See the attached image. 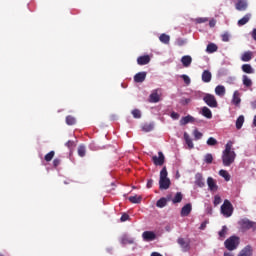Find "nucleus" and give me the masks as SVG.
<instances>
[{"label": "nucleus", "mask_w": 256, "mask_h": 256, "mask_svg": "<svg viewBox=\"0 0 256 256\" xmlns=\"http://www.w3.org/2000/svg\"><path fill=\"white\" fill-rule=\"evenodd\" d=\"M233 142L229 141L226 146L225 150L222 153V162L224 167H230L233 165L236 159V153L232 150Z\"/></svg>", "instance_id": "1"}, {"label": "nucleus", "mask_w": 256, "mask_h": 256, "mask_svg": "<svg viewBox=\"0 0 256 256\" xmlns=\"http://www.w3.org/2000/svg\"><path fill=\"white\" fill-rule=\"evenodd\" d=\"M171 186V181L168 178V172L166 166H164L160 172L159 188L160 190H168Z\"/></svg>", "instance_id": "2"}, {"label": "nucleus", "mask_w": 256, "mask_h": 256, "mask_svg": "<svg viewBox=\"0 0 256 256\" xmlns=\"http://www.w3.org/2000/svg\"><path fill=\"white\" fill-rule=\"evenodd\" d=\"M224 245L228 251H235L240 245V237L233 235L225 240Z\"/></svg>", "instance_id": "3"}, {"label": "nucleus", "mask_w": 256, "mask_h": 256, "mask_svg": "<svg viewBox=\"0 0 256 256\" xmlns=\"http://www.w3.org/2000/svg\"><path fill=\"white\" fill-rule=\"evenodd\" d=\"M240 228L243 232L253 230L256 231V222L251 221L247 218L240 220L239 222Z\"/></svg>", "instance_id": "4"}, {"label": "nucleus", "mask_w": 256, "mask_h": 256, "mask_svg": "<svg viewBox=\"0 0 256 256\" xmlns=\"http://www.w3.org/2000/svg\"><path fill=\"white\" fill-rule=\"evenodd\" d=\"M233 205L229 200H225L222 207H221V213L223 214L224 217L230 218L233 215Z\"/></svg>", "instance_id": "5"}, {"label": "nucleus", "mask_w": 256, "mask_h": 256, "mask_svg": "<svg viewBox=\"0 0 256 256\" xmlns=\"http://www.w3.org/2000/svg\"><path fill=\"white\" fill-rule=\"evenodd\" d=\"M177 244L180 246L183 253H187L191 250V241L188 238L179 237Z\"/></svg>", "instance_id": "6"}, {"label": "nucleus", "mask_w": 256, "mask_h": 256, "mask_svg": "<svg viewBox=\"0 0 256 256\" xmlns=\"http://www.w3.org/2000/svg\"><path fill=\"white\" fill-rule=\"evenodd\" d=\"M203 101L208 105V107H211L212 109H215L218 107L217 99L212 94H206L203 98Z\"/></svg>", "instance_id": "7"}, {"label": "nucleus", "mask_w": 256, "mask_h": 256, "mask_svg": "<svg viewBox=\"0 0 256 256\" xmlns=\"http://www.w3.org/2000/svg\"><path fill=\"white\" fill-rule=\"evenodd\" d=\"M152 161L154 163L155 166H163L164 162H165V156L164 154L160 151L158 153V156H153L152 157Z\"/></svg>", "instance_id": "8"}, {"label": "nucleus", "mask_w": 256, "mask_h": 256, "mask_svg": "<svg viewBox=\"0 0 256 256\" xmlns=\"http://www.w3.org/2000/svg\"><path fill=\"white\" fill-rule=\"evenodd\" d=\"M156 234L153 231H144L142 234V238L144 239V241L146 242H152L154 240H156Z\"/></svg>", "instance_id": "9"}, {"label": "nucleus", "mask_w": 256, "mask_h": 256, "mask_svg": "<svg viewBox=\"0 0 256 256\" xmlns=\"http://www.w3.org/2000/svg\"><path fill=\"white\" fill-rule=\"evenodd\" d=\"M253 252V247L251 245H247L240 251L238 256H253Z\"/></svg>", "instance_id": "10"}, {"label": "nucleus", "mask_w": 256, "mask_h": 256, "mask_svg": "<svg viewBox=\"0 0 256 256\" xmlns=\"http://www.w3.org/2000/svg\"><path fill=\"white\" fill-rule=\"evenodd\" d=\"M195 185L199 188L205 187V181H204L202 173H197L195 175Z\"/></svg>", "instance_id": "11"}, {"label": "nucleus", "mask_w": 256, "mask_h": 256, "mask_svg": "<svg viewBox=\"0 0 256 256\" xmlns=\"http://www.w3.org/2000/svg\"><path fill=\"white\" fill-rule=\"evenodd\" d=\"M207 184L211 192H217L218 185L212 177H208Z\"/></svg>", "instance_id": "12"}, {"label": "nucleus", "mask_w": 256, "mask_h": 256, "mask_svg": "<svg viewBox=\"0 0 256 256\" xmlns=\"http://www.w3.org/2000/svg\"><path fill=\"white\" fill-rule=\"evenodd\" d=\"M192 205L190 203L186 204L181 210V217H188L191 214Z\"/></svg>", "instance_id": "13"}, {"label": "nucleus", "mask_w": 256, "mask_h": 256, "mask_svg": "<svg viewBox=\"0 0 256 256\" xmlns=\"http://www.w3.org/2000/svg\"><path fill=\"white\" fill-rule=\"evenodd\" d=\"M147 73L146 72H139L134 76L135 83H143L146 79Z\"/></svg>", "instance_id": "14"}, {"label": "nucleus", "mask_w": 256, "mask_h": 256, "mask_svg": "<svg viewBox=\"0 0 256 256\" xmlns=\"http://www.w3.org/2000/svg\"><path fill=\"white\" fill-rule=\"evenodd\" d=\"M232 103L233 105H236V107H240L241 98H240V92L238 90H236L233 94Z\"/></svg>", "instance_id": "15"}, {"label": "nucleus", "mask_w": 256, "mask_h": 256, "mask_svg": "<svg viewBox=\"0 0 256 256\" xmlns=\"http://www.w3.org/2000/svg\"><path fill=\"white\" fill-rule=\"evenodd\" d=\"M195 118L191 115H187L180 120V125H188V123H194Z\"/></svg>", "instance_id": "16"}, {"label": "nucleus", "mask_w": 256, "mask_h": 256, "mask_svg": "<svg viewBox=\"0 0 256 256\" xmlns=\"http://www.w3.org/2000/svg\"><path fill=\"white\" fill-rule=\"evenodd\" d=\"M169 201H170V197H167V198L162 197V198H160V199L157 201L156 206H157L158 208L162 209V208L166 207V205H167V203H168Z\"/></svg>", "instance_id": "17"}, {"label": "nucleus", "mask_w": 256, "mask_h": 256, "mask_svg": "<svg viewBox=\"0 0 256 256\" xmlns=\"http://www.w3.org/2000/svg\"><path fill=\"white\" fill-rule=\"evenodd\" d=\"M158 90H154L152 94L149 97L150 103H159L160 101V95L157 92Z\"/></svg>", "instance_id": "18"}, {"label": "nucleus", "mask_w": 256, "mask_h": 256, "mask_svg": "<svg viewBox=\"0 0 256 256\" xmlns=\"http://www.w3.org/2000/svg\"><path fill=\"white\" fill-rule=\"evenodd\" d=\"M248 7V4L245 0H239L237 3H236V9L239 10V11H245Z\"/></svg>", "instance_id": "19"}, {"label": "nucleus", "mask_w": 256, "mask_h": 256, "mask_svg": "<svg viewBox=\"0 0 256 256\" xmlns=\"http://www.w3.org/2000/svg\"><path fill=\"white\" fill-rule=\"evenodd\" d=\"M150 60L151 59H150L149 55H144V56L138 57L137 63L139 65H146V64H148L150 62Z\"/></svg>", "instance_id": "20"}, {"label": "nucleus", "mask_w": 256, "mask_h": 256, "mask_svg": "<svg viewBox=\"0 0 256 256\" xmlns=\"http://www.w3.org/2000/svg\"><path fill=\"white\" fill-rule=\"evenodd\" d=\"M212 79V74L209 70H205L202 74V80L204 83H210Z\"/></svg>", "instance_id": "21"}, {"label": "nucleus", "mask_w": 256, "mask_h": 256, "mask_svg": "<svg viewBox=\"0 0 256 256\" xmlns=\"http://www.w3.org/2000/svg\"><path fill=\"white\" fill-rule=\"evenodd\" d=\"M181 62L183 64V66L187 68L192 63V57L189 56V55H185V56L182 57Z\"/></svg>", "instance_id": "22"}, {"label": "nucleus", "mask_w": 256, "mask_h": 256, "mask_svg": "<svg viewBox=\"0 0 256 256\" xmlns=\"http://www.w3.org/2000/svg\"><path fill=\"white\" fill-rule=\"evenodd\" d=\"M215 93L216 95H218L219 97H224L225 93H226V88L223 85H218L215 88Z\"/></svg>", "instance_id": "23"}, {"label": "nucleus", "mask_w": 256, "mask_h": 256, "mask_svg": "<svg viewBox=\"0 0 256 256\" xmlns=\"http://www.w3.org/2000/svg\"><path fill=\"white\" fill-rule=\"evenodd\" d=\"M202 115H203V117H206L207 119H212V117H213L212 111L206 106H204L202 108Z\"/></svg>", "instance_id": "24"}, {"label": "nucleus", "mask_w": 256, "mask_h": 256, "mask_svg": "<svg viewBox=\"0 0 256 256\" xmlns=\"http://www.w3.org/2000/svg\"><path fill=\"white\" fill-rule=\"evenodd\" d=\"M184 139L186 141V145H188V148L190 150L194 149V144L192 142V139L190 138V136L187 132L184 133Z\"/></svg>", "instance_id": "25"}, {"label": "nucleus", "mask_w": 256, "mask_h": 256, "mask_svg": "<svg viewBox=\"0 0 256 256\" xmlns=\"http://www.w3.org/2000/svg\"><path fill=\"white\" fill-rule=\"evenodd\" d=\"M252 58H253V52L251 51H246L241 57L242 61L244 62H249Z\"/></svg>", "instance_id": "26"}, {"label": "nucleus", "mask_w": 256, "mask_h": 256, "mask_svg": "<svg viewBox=\"0 0 256 256\" xmlns=\"http://www.w3.org/2000/svg\"><path fill=\"white\" fill-rule=\"evenodd\" d=\"M219 175L225 179L226 182H229L231 180L230 174L228 173L227 170H220Z\"/></svg>", "instance_id": "27"}, {"label": "nucleus", "mask_w": 256, "mask_h": 256, "mask_svg": "<svg viewBox=\"0 0 256 256\" xmlns=\"http://www.w3.org/2000/svg\"><path fill=\"white\" fill-rule=\"evenodd\" d=\"M128 200H129L132 204H140L141 201H142V197H141V196H137V195H135V196H130V197L128 198Z\"/></svg>", "instance_id": "28"}, {"label": "nucleus", "mask_w": 256, "mask_h": 256, "mask_svg": "<svg viewBox=\"0 0 256 256\" xmlns=\"http://www.w3.org/2000/svg\"><path fill=\"white\" fill-rule=\"evenodd\" d=\"M250 18H251V14H246L242 19H240L238 21V25L243 26V25L247 24L249 22Z\"/></svg>", "instance_id": "29"}, {"label": "nucleus", "mask_w": 256, "mask_h": 256, "mask_svg": "<svg viewBox=\"0 0 256 256\" xmlns=\"http://www.w3.org/2000/svg\"><path fill=\"white\" fill-rule=\"evenodd\" d=\"M242 70L245 72V73H248V74H253L255 72V70L252 68V66L250 64H244L242 66Z\"/></svg>", "instance_id": "30"}, {"label": "nucleus", "mask_w": 256, "mask_h": 256, "mask_svg": "<svg viewBox=\"0 0 256 256\" xmlns=\"http://www.w3.org/2000/svg\"><path fill=\"white\" fill-rule=\"evenodd\" d=\"M159 40H160L162 43L168 45V44L170 43V36L167 35V34H165V33H163V34L160 35Z\"/></svg>", "instance_id": "31"}, {"label": "nucleus", "mask_w": 256, "mask_h": 256, "mask_svg": "<svg viewBox=\"0 0 256 256\" xmlns=\"http://www.w3.org/2000/svg\"><path fill=\"white\" fill-rule=\"evenodd\" d=\"M243 85H245V87H252L253 85L252 80L247 75H243Z\"/></svg>", "instance_id": "32"}, {"label": "nucleus", "mask_w": 256, "mask_h": 256, "mask_svg": "<svg viewBox=\"0 0 256 256\" xmlns=\"http://www.w3.org/2000/svg\"><path fill=\"white\" fill-rule=\"evenodd\" d=\"M182 199H183L182 193L177 192L175 197L173 198L172 202H173V204H178V203H181Z\"/></svg>", "instance_id": "33"}, {"label": "nucleus", "mask_w": 256, "mask_h": 256, "mask_svg": "<svg viewBox=\"0 0 256 256\" xmlns=\"http://www.w3.org/2000/svg\"><path fill=\"white\" fill-rule=\"evenodd\" d=\"M218 50V46L216 45V44H214V43H210L208 46H207V49H206V51L208 52V53H214V52H216Z\"/></svg>", "instance_id": "34"}, {"label": "nucleus", "mask_w": 256, "mask_h": 256, "mask_svg": "<svg viewBox=\"0 0 256 256\" xmlns=\"http://www.w3.org/2000/svg\"><path fill=\"white\" fill-rule=\"evenodd\" d=\"M244 121H245V118H244L243 115H241V116L238 117V119H237V121H236V127H237V129H241V128H242Z\"/></svg>", "instance_id": "35"}, {"label": "nucleus", "mask_w": 256, "mask_h": 256, "mask_svg": "<svg viewBox=\"0 0 256 256\" xmlns=\"http://www.w3.org/2000/svg\"><path fill=\"white\" fill-rule=\"evenodd\" d=\"M78 155H79V157H81V158H84V157H85V155H86V148H85L84 145H80V146L78 147Z\"/></svg>", "instance_id": "36"}, {"label": "nucleus", "mask_w": 256, "mask_h": 256, "mask_svg": "<svg viewBox=\"0 0 256 256\" xmlns=\"http://www.w3.org/2000/svg\"><path fill=\"white\" fill-rule=\"evenodd\" d=\"M154 125L153 124H145L142 127V131H145V133H150V131H153Z\"/></svg>", "instance_id": "37"}, {"label": "nucleus", "mask_w": 256, "mask_h": 256, "mask_svg": "<svg viewBox=\"0 0 256 256\" xmlns=\"http://www.w3.org/2000/svg\"><path fill=\"white\" fill-rule=\"evenodd\" d=\"M228 232L227 226H223L222 230L219 231V237L224 240L226 238V234Z\"/></svg>", "instance_id": "38"}, {"label": "nucleus", "mask_w": 256, "mask_h": 256, "mask_svg": "<svg viewBox=\"0 0 256 256\" xmlns=\"http://www.w3.org/2000/svg\"><path fill=\"white\" fill-rule=\"evenodd\" d=\"M54 156H55V152L54 151H50L49 153H47L45 155L44 159H45L46 162H51L52 159L54 158Z\"/></svg>", "instance_id": "39"}, {"label": "nucleus", "mask_w": 256, "mask_h": 256, "mask_svg": "<svg viewBox=\"0 0 256 256\" xmlns=\"http://www.w3.org/2000/svg\"><path fill=\"white\" fill-rule=\"evenodd\" d=\"M204 161L206 164H212L213 163V155L208 153L205 155Z\"/></svg>", "instance_id": "40"}, {"label": "nucleus", "mask_w": 256, "mask_h": 256, "mask_svg": "<svg viewBox=\"0 0 256 256\" xmlns=\"http://www.w3.org/2000/svg\"><path fill=\"white\" fill-rule=\"evenodd\" d=\"M66 123H67V125H75V123H76L75 117H73L71 115L67 116Z\"/></svg>", "instance_id": "41"}, {"label": "nucleus", "mask_w": 256, "mask_h": 256, "mask_svg": "<svg viewBox=\"0 0 256 256\" xmlns=\"http://www.w3.org/2000/svg\"><path fill=\"white\" fill-rule=\"evenodd\" d=\"M121 244L123 245L133 244V240H130L127 236H123L121 238Z\"/></svg>", "instance_id": "42"}, {"label": "nucleus", "mask_w": 256, "mask_h": 256, "mask_svg": "<svg viewBox=\"0 0 256 256\" xmlns=\"http://www.w3.org/2000/svg\"><path fill=\"white\" fill-rule=\"evenodd\" d=\"M132 115L134 119H141V111L139 109H134Z\"/></svg>", "instance_id": "43"}, {"label": "nucleus", "mask_w": 256, "mask_h": 256, "mask_svg": "<svg viewBox=\"0 0 256 256\" xmlns=\"http://www.w3.org/2000/svg\"><path fill=\"white\" fill-rule=\"evenodd\" d=\"M217 143H218V141L213 137H210L207 140V145H209L210 147H214V145H217Z\"/></svg>", "instance_id": "44"}, {"label": "nucleus", "mask_w": 256, "mask_h": 256, "mask_svg": "<svg viewBox=\"0 0 256 256\" xmlns=\"http://www.w3.org/2000/svg\"><path fill=\"white\" fill-rule=\"evenodd\" d=\"M221 202H222L221 197H220L219 195H216V196L214 197V205H215V207H217L218 205H220Z\"/></svg>", "instance_id": "45"}, {"label": "nucleus", "mask_w": 256, "mask_h": 256, "mask_svg": "<svg viewBox=\"0 0 256 256\" xmlns=\"http://www.w3.org/2000/svg\"><path fill=\"white\" fill-rule=\"evenodd\" d=\"M194 137H195L196 141H198L199 139H201L203 137V134L196 129V130H194Z\"/></svg>", "instance_id": "46"}, {"label": "nucleus", "mask_w": 256, "mask_h": 256, "mask_svg": "<svg viewBox=\"0 0 256 256\" xmlns=\"http://www.w3.org/2000/svg\"><path fill=\"white\" fill-rule=\"evenodd\" d=\"M65 145H66V147H67L68 149H72V148L75 147V142L72 141V140H69V141L66 142Z\"/></svg>", "instance_id": "47"}, {"label": "nucleus", "mask_w": 256, "mask_h": 256, "mask_svg": "<svg viewBox=\"0 0 256 256\" xmlns=\"http://www.w3.org/2000/svg\"><path fill=\"white\" fill-rule=\"evenodd\" d=\"M181 78H183L184 83H186V85H190L191 80H190L189 76L183 74V75L181 76Z\"/></svg>", "instance_id": "48"}, {"label": "nucleus", "mask_w": 256, "mask_h": 256, "mask_svg": "<svg viewBox=\"0 0 256 256\" xmlns=\"http://www.w3.org/2000/svg\"><path fill=\"white\" fill-rule=\"evenodd\" d=\"M222 40H223L224 42H228V41L230 40V35H229L228 32H226V33H224V34L222 35Z\"/></svg>", "instance_id": "49"}, {"label": "nucleus", "mask_w": 256, "mask_h": 256, "mask_svg": "<svg viewBox=\"0 0 256 256\" xmlns=\"http://www.w3.org/2000/svg\"><path fill=\"white\" fill-rule=\"evenodd\" d=\"M130 218V216L126 213H124L122 216H121V222H126L128 221Z\"/></svg>", "instance_id": "50"}, {"label": "nucleus", "mask_w": 256, "mask_h": 256, "mask_svg": "<svg viewBox=\"0 0 256 256\" xmlns=\"http://www.w3.org/2000/svg\"><path fill=\"white\" fill-rule=\"evenodd\" d=\"M171 117H172V119L177 120V119H179L180 115L177 112H172Z\"/></svg>", "instance_id": "51"}, {"label": "nucleus", "mask_w": 256, "mask_h": 256, "mask_svg": "<svg viewBox=\"0 0 256 256\" xmlns=\"http://www.w3.org/2000/svg\"><path fill=\"white\" fill-rule=\"evenodd\" d=\"M60 165V159H54V161H53V166L55 167V168H57L58 166Z\"/></svg>", "instance_id": "52"}, {"label": "nucleus", "mask_w": 256, "mask_h": 256, "mask_svg": "<svg viewBox=\"0 0 256 256\" xmlns=\"http://www.w3.org/2000/svg\"><path fill=\"white\" fill-rule=\"evenodd\" d=\"M153 183H154L153 179H149L148 182H147V188L151 189L152 186H153Z\"/></svg>", "instance_id": "53"}, {"label": "nucleus", "mask_w": 256, "mask_h": 256, "mask_svg": "<svg viewBox=\"0 0 256 256\" xmlns=\"http://www.w3.org/2000/svg\"><path fill=\"white\" fill-rule=\"evenodd\" d=\"M206 227H207V222L204 221V222L200 225L199 229L203 231V230L206 229Z\"/></svg>", "instance_id": "54"}, {"label": "nucleus", "mask_w": 256, "mask_h": 256, "mask_svg": "<svg viewBox=\"0 0 256 256\" xmlns=\"http://www.w3.org/2000/svg\"><path fill=\"white\" fill-rule=\"evenodd\" d=\"M206 21H207L206 18H198V19H197V22H198V23H204V22H206Z\"/></svg>", "instance_id": "55"}, {"label": "nucleus", "mask_w": 256, "mask_h": 256, "mask_svg": "<svg viewBox=\"0 0 256 256\" xmlns=\"http://www.w3.org/2000/svg\"><path fill=\"white\" fill-rule=\"evenodd\" d=\"M252 37L256 41V28L252 31Z\"/></svg>", "instance_id": "56"}, {"label": "nucleus", "mask_w": 256, "mask_h": 256, "mask_svg": "<svg viewBox=\"0 0 256 256\" xmlns=\"http://www.w3.org/2000/svg\"><path fill=\"white\" fill-rule=\"evenodd\" d=\"M224 256H234V254L232 252H225Z\"/></svg>", "instance_id": "57"}, {"label": "nucleus", "mask_w": 256, "mask_h": 256, "mask_svg": "<svg viewBox=\"0 0 256 256\" xmlns=\"http://www.w3.org/2000/svg\"><path fill=\"white\" fill-rule=\"evenodd\" d=\"M151 256H163V255H161V254L158 253V252H153V253L151 254Z\"/></svg>", "instance_id": "58"}, {"label": "nucleus", "mask_w": 256, "mask_h": 256, "mask_svg": "<svg viewBox=\"0 0 256 256\" xmlns=\"http://www.w3.org/2000/svg\"><path fill=\"white\" fill-rule=\"evenodd\" d=\"M253 125H254V127H256V115H255L254 120H253Z\"/></svg>", "instance_id": "59"}, {"label": "nucleus", "mask_w": 256, "mask_h": 256, "mask_svg": "<svg viewBox=\"0 0 256 256\" xmlns=\"http://www.w3.org/2000/svg\"><path fill=\"white\" fill-rule=\"evenodd\" d=\"M214 25H215V23L210 22V26H211V27H214Z\"/></svg>", "instance_id": "60"}, {"label": "nucleus", "mask_w": 256, "mask_h": 256, "mask_svg": "<svg viewBox=\"0 0 256 256\" xmlns=\"http://www.w3.org/2000/svg\"><path fill=\"white\" fill-rule=\"evenodd\" d=\"M186 103H190V99H186Z\"/></svg>", "instance_id": "61"}, {"label": "nucleus", "mask_w": 256, "mask_h": 256, "mask_svg": "<svg viewBox=\"0 0 256 256\" xmlns=\"http://www.w3.org/2000/svg\"><path fill=\"white\" fill-rule=\"evenodd\" d=\"M0 256H5L3 253H0Z\"/></svg>", "instance_id": "62"}, {"label": "nucleus", "mask_w": 256, "mask_h": 256, "mask_svg": "<svg viewBox=\"0 0 256 256\" xmlns=\"http://www.w3.org/2000/svg\"><path fill=\"white\" fill-rule=\"evenodd\" d=\"M255 61H256V59H255Z\"/></svg>", "instance_id": "63"}]
</instances>
